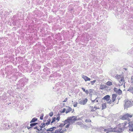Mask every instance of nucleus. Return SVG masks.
<instances>
[{
  "mask_svg": "<svg viewBox=\"0 0 133 133\" xmlns=\"http://www.w3.org/2000/svg\"><path fill=\"white\" fill-rule=\"evenodd\" d=\"M38 127H34V129H37L38 128Z\"/></svg>",
  "mask_w": 133,
  "mask_h": 133,
  "instance_id": "49",
  "label": "nucleus"
},
{
  "mask_svg": "<svg viewBox=\"0 0 133 133\" xmlns=\"http://www.w3.org/2000/svg\"><path fill=\"white\" fill-rule=\"evenodd\" d=\"M2 125L3 127H6L7 128H9V125L7 123H3L2 124Z\"/></svg>",
  "mask_w": 133,
  "mask_h": 133,
  "instance_id": "14",
  "label": "nucleus"
},
{
  "mask_svg": "<svg viewBox=\"0 0 133 133\" xmlns=\"http://www.w3.org/2000/svg\"><path fill=\"white\" fill-rule=\"evenodd\" d=\"M57 116L56 118V119L58 121H59L60 119L59 114V113L57 114V116Z\"/></svg>",
  "mask_w": 133,
  "mask_h": 133,
  "instance_id": "23",
  "label": "nucleus"
},
{
  "mask_svg": "<svg viewBox=\"0 0 133 133\" xmlns=\"http://www.w3.org/2000/svg\"><path fill=\"white\" fill-rule=\"evenodd\" d=\"M56 118L55 117L52 118V119L51 122V123H52L55 121Z\"/></svg>",
  "mask_w": 133,
  "mask_h": 133,
  "instance_id": "22",
  "label": "nucleus"
},
{
  "mask_svg": "<svg viewBox=\"0 0 133 133\" xmlns=\"http://www.w3.org/2000/svg\"><path fill=\"white\" fill-rule=\"evenodd\" d=\"M123 84V83H122V84H121V85H122V84Z\"/></svg>",
  "mask_w": 133,
  "mask_h": 133,
  "instance_id": "60",
  "label": "nucleus"
},
{
  "mask_svg": "<svg viewBox=\"0 0 133 133\" xmlns=\"http://www.w3.org/2000/svg\"><path fill=\"white\" fill-rule=\"evenodd\" d=\"M113 105H111V106H112Z\"/></svg>",
  "mask_w": 133,
  "mask_h": 133,
  "instance_id": "61",
  "label": "nucleus"
},
{
  "mask_svg": "<svg viewBox=\"0 0 133 133\" xmlns=\"http://www.w3.org/2000/svg\"><path fill=\"white\" fill-rule=\"evenodd\" d=\"M85 121L86 123L91 122V120L90 119H86Z\"/></svg>",
  "mask_w": 133,
  "mask_h": 133,
  "instance_id": "24",
  "label": "nucleus"
},
{
  "mask_svg": "<svg viewBox=\"0 0 133 133\" xmlns=\"http://www.w3.org/2000/svg\"><path fill=\"white\" fill-rule=\"evenodd\" d=\"M82 77L84 80L85 81H90L91 80L90 78L86 76L83 75L82 76Z\"/></svg>",
  "mask_w": 133,
  "mask_h": 133,
  "instance_id": "8",
  "label": "nucleus"
},
{
  "mask_svg": "<svg viewBox=\"0 0 133 133\" xmlns=\"http://www.w3.org/2000/svg\"><path fill=\"white\" fill-rule=\"evenodd\" d=\"M39 127L41 128H43L44 127H45V124L44 123H42L41 124V125H39Z\"/></svg>",
  "mask_w": 133,
  "mask_h": 133,
  "instance_id": "16",
  "label": "nucleus"
},
{
  "mask_svg": "<svg viewBox=\"0 0 133 133\" xmlns=\"http://www.w3.org/2000/svg\"><path fill=\"white\" fill-rule=\"evenodd\" d=\"M117 95L116 94H113L112 95V102H114L115 101L117 97Z\"/></svg>",
  "mask_w": 133,
  "mask_h": 133,
  "instance_id": "10",
  "label": "nucleus"
},
{
  "mask_svg": "<svg viewBox=\"0 0 133 133\" xmlns=\"http://www.w3.org/2000/svg\"><path fill=\"white\" fill-rule=\"evenodd\" d=\"M121 82H122V83H123L124 82V78H122L120 80V81H119V82L121 83Z\"/></svg>",
  "mask_w": 133,
  "mask_h": 133,
  "instance_id": "28",
  "label": "nucleus"
},
{
  "mask_svg": "<svg viewBox=\"0 0 133 133\" xmlns=\"http://www.w3.org/2000/svg\"><path fill=\"white\" fill-rule=\"evenodd\" d=\"M73 123H68V124L66 125L65 126L66 128H68L69 127V126L70 125V124H72Z\"/></svg>",
  "mask_w": 133,
  "mask_h": 133,
  "instance_id": "30",
  "label": "nucleus"
},
{
  "mask_svg": "<svg viewBox=\"0 0 133 133\" xmlns=\"http://www.w3.org/2000/svg\"><path fill=\"white\" fill-rule=\"evenodd\" d=\"M68 100V98H66L63 101V102H66Z\"/></svg>",
  "mask_w": 133,
  "mask_h": 133,
  "instance_id": "37",
  "label": "nucleus"
},
{
  "mask_svg": "<svg viewBox=\"0 0 133 133\" xmlns=\"http://www.w3.org/2000/svg\"><path fill=\"white\" fill-rule=\"evenodd\" d=\"M66 110V109L65 108H64L62 111H60V112L61 113H64L65 112Z\"/></svg>",
  "mask_w": 133,
  "mask_h": 133,
  "instance_id": "27",
  "label": "nucleus"
},
{
  "mask_svg": "<svg viewBox=\"0 0 133 133\" xmlns=\"http://www.w3.org/2000/svg\"><path fill=\"white\" fill-rule=\"evenodd\" d=\"M35 123V125H36V124H38L37 123Z\"/></svg>",
  "mask_w": 133,
  "mask_h": 133,
  "instance_id": "52",
  "label": "nucleus"
},
{
  "mask_svg": "<svg viewBox=\"0 0 133 133\" xmlns=\"http://www.w3.org/2000/svg\"><path fill=\"white\" fill-rule=\"evenodd\" d=\"M107 84L108 85L110 86L111 85H112V83L111 82L108 81L107 83Z\"/></svg>",
  "mask_w": 133,
  "mask_h": 133,
  "instance_id": "20",
  "label": "nucleus"
},
{
  "mask_svg": "<svg viewBox=\"0 0 133 133\" xmlns=\"http://www.w3.org/2000/svg\"><path fill=\"white\" fill-rule=\"evenodd\" d=\"M118 76H119L118 75H116V77H118Z\"/></svg>",
  "mask_w": 133,
  "mask_h": 133,
  "instance_id": "53",
  "label": "nucleus"
},
{
  "mask_svg": "<svg viewBox=\"0 0 133 133\" xmlns=\"http://www.w3.org/2000/svg\"><path fill=\"white\" fill-rule=\"evenodd\" d=\"M45 126H46V125H49V124L47 122H46V123H45Z\"/></svg>",
  "mask_w": 133,
  "mask_h": 133,
  "instance_id": "48",
  "label": "nucleus"
},
{
  "mask_svg": "<svg viewBox=\"0 0 133 133\" xmlns=\"http://www.w3.org/2000/svg\"><path fill=\"white\" fill-rule=\"evenodd\" d=\"M51 119H49L47 120V122L49 124H50V123L51 122Z\"/></svg>",
  "mask_w": 133,
  "mask_h": 133,
  "instance_id": "32",
  "label": "nucleus"
},
{
  "mask_svg": "<svg viewBox=\"0 0 133 133\" xmlns=\"http://www.w3.org/2000/svg\"><path fill=\"white\" fill-rule=\"evenodd\" d=\"M132 105V103L130 101H128L125 102L124 107L127 108L130 107Z\"/></svg>",
  "mask_w": 133,
  "mask_h": 133,
  "instance_id": "3",
  "label": "nucleus"
},
{
  "mask_svg": "<svg viewBox=\"0 0 133 133\" xmlns=\"http://www.w3.org/2000/svg\"><path fill=\"white\" fill-rule=\"evenodd\" d=\"M52 129L54 130L56 129V127H52Z\"/></svg>",
  "mask_w": 133,
  "mask_h": 133,
  "instance_id": "41",
  "label": "nucleus"
},
{
  "mask_svg": "<svg viewBox=\"0 0 133 133\" xmlns=\"http://www.w3.org/2000/svg\"><path fill=\"white\" fill-rule=\"evenodd\" d=\"M30 126L32 127H33V126H35L34 123H32L30 124Z\"/></svg>",
  "mask_w": 133,
  "mask_h": 133,
  "instance_id": "31",
  "label": "nucleus"
},
{
  "mask_svg": "<svg viewBox=\"0 0 133 133\" xmlns=\"http://www.w3.org/2000/svg\"><path fill=\"white\" fill-rule=\"evenodd\" d=\"M82 89L83 90V91L84 92L86 90H85V89L84 88L82 87Z\"/></svg>",
  "mask_w": 133,
  "mask_h": 133,
  "instance_id": "44",
  "label": "nucleus"
},
{
  "mask_svg": "<svg viewBox=\"0 0 133 133\" xmlns=\"http://www.w3.org/2000/svg\"><path fill=\"white\" fill-rule=\"evenodd\" d=\"M93 108H94V109H95V110H96V109H99V108H97V107H93Z\"/></svg>",
  "mask_w": 133,
  "mask_h": 133,
  "instance_id": "47",
  "label": "nucleus"
},
{
  "mask_svg": "<svg viewBox=\"0 0 133 133\" xmlns=\"http://www.w3.org/2000/svg\"><path fill=\"white\" fill-rule=\"evenodd\" d=\"M65 105V104L64 103L63 104V106H64Z\"/></svg>",
  "mask_w": 133,
  "mask_h": 133,
  "instance_id": "59",
  "label": "nucleus"
},
{
  "mask_svg": "<svg viewBox=\"0 0 133 133\" xmlns=\"http://www.w3.org/2000/svg\"><path fill=\"white\" fill-rule=\"evenodd\" d=\"M107 130H108V129H104V130L105 132L106 131H107Z\"/></svg>",
  "mask_w": 133,
  "mask_h": 133,
  "instance_id": "50",
  "label": "nucleus"
},
{
  "mask_svg": "<svg viewBox=\"0 0 133 133\" xmlns=\"http://www.w3.org/2000/svg\"><path fill=\"white\" fill-rule=\"evenodd\" d=\"M58 133H63V132L62 131H61V132H59Z\"/></svg>",
  "mask_w": 133,
  "mask_h": 133,
  "instance_id": "55",
  "label": "nucleus"
},
{
  "mask_svg": "<svg viewBox=\"0 0 133 133\" xmlns=\"http://www.w3.org/2000/svg\"><path fill=\"white\" fill-rule=\"evenodd\" d=\"M46 128H44L43 129H42V131L41 132H40V133H43V132L44 133V131L46 130Z\"/></svg>",
  "mask_w": 133,
  "mask_h": 133,
  "instance_id": "29",
  "label": "nucleus"
},
{
  "mask_svg": "<svg viewBox=\"0 0 133 133\" xmlns=\"http://www.w3.org/2000/svg\"><path fill=\"white\" fill-rule=\"evenodd\" d=\"M106 87V86L105 85H101L100 86V89H104Z\"/></svg>",
  "mask_w": 133,
  "mask_h": 133,
  "instance_id": "19",
  "label": "nucleus"
},
{
  "mask_svg": "<svg viewBox=\"0 0 133 133\" xmlns=\"http://www.w3.org/2000/svg\"><path fill=\"white\" fill-rule=\"evenodd\" d=\"M115 128H114L112 129V128H111V129H108V130H107V132L106 133H108L109 132H115Z\"/></svg>",
  "mask_w": 133,
  "mask_h": 133,
  "instance_id": "13",
  "label": "nucleus"
},
{
  "mask_svg": "<svg viewBox=\"0 0 133 133\" xmlns=\"http://www.w3.org/2000/svg\"><path fill=\"white\" fill-rule=\"evenodd\" d=\"M37 130L38 131H36V132L37 133H39L40 132H39V129H38V128L37 129Z\"/></svg>",
  "mask_w": 133,
  "mask_h": 133,
  "instance_id": "42",
  "label": "nucleus"
},
{
  "mask_svg": "<svg viewBox=\"0 0 133 133\" xmlns=\"http://www.w3.org/2000/svg\"><path fill=\"white\" fill-rule=\"evenodd\" d=\"M44 115L43 114H42L41 115V116H42L43 117Z\"/></svg>",
  "mask_w": 133,
  "mask_h": 133,
  "instance_id": "56",
  "label": "nucleus"
},
{
  "mask_svg": "<svg viewBox=\"0 0 133 133\" xmlns=\"http://www.w3.org/2000/svg\"><path fill=\"white\" fill-rule=\"evenodd\" d=\"M132 117V115L128 114H124L122 117L121 119L122 120H125L129 118H131Z\"/></svg>",
  "mask_w": 133,
  "mask_h": 133,
  "instance_id": "4",
  "label": "nucleus"
},
{
  "mask_svg": "<svg viewBox=\"0 0 133 133\" xmlns=\"http://www.w3.org/2000/svg\"><path fill=\"white\" fill-rule=\"evenodd\" d=\"M77 120V117L75 116H72L68 117L64 121L65 124L67 123H73L75 121Z\"/></svg>",
  "mask_w": 133,
  "mask_h": 133,
  "instance_id": "2",
  "label": "nucleus"
},
{
  "mask_svg": "<svg viewBox=\"0 0 133 133\" xmlns=\"http://www.w3.org/2000/svg\"><path fill=\"white\" fill-rule=\"evenodd\" d=\"M128 91H129L131 93H133V87H129L127 90Z\"/></svg>",
  "mask_w": 133,
  "mask_h": 133,
  "instance_id": "11",
  "label": "nucleus"
},
{
  "mask_svg": "<svg viewBox=\"0 0 133 133\" xmlns=\"http://www.w3.org/2000/svg\"><path fill=\"white\" fill-rule=\"evenodd\" d=\"M109 104H111V100L109 101L108 102H107Z\"/></svg>",
  "mask_w": 133,
  "mask_h": 133,
  "instance_id": "39",
  "label": "nucleus"
},
{
  "mask_svg": "<svg viewBox=\"0 0 133 133\" xmlns=\"http://www.w3.org/2000/svg\"><path fill=\"white\" fill-rule=\"evenodd\" d=\"M77 103L76 102L74 104L73 106L74 107H76L77 105Z\"/></svg>",
  "mask_w": 133,
  "mask_h": 133,
  "instance_id": "35",
  "label": "nucleus"
},
{
  "mask_svg": "<svg viewBox=\"0 0 133 133\" xmlns=\"http://www.w3.org/2000/svg\"><path fill=\"white\" fill-rule=\"evenodd\" d=\"M27 129H28L29 130L30 128H31V126H30V127H29V126H27Z\"/></svg>",
  "mask_w": 133,
  "mask_h": 133,
  "instance_id": "45",
  "label": "nucleus"
},
{
  "mask_svg": "<svg viewBox=\"0 0 133 133\" xmlns=\"http://www.w3.org/2000/svg\"><path fill=\"white\" fill-rule=\"evenodd\" d=\"M42 128H41L39 129V131H42Z\"/></svg>",
  "mask_w": 133,
  "mask_h": 133,
  "instance_id": "51",
  "label": "nucleus"
},
{
  "mask_svg": "<svg viewBox=\"0 0 133 133\" xmlns=\"http://www.w3.org/2000/svg\"><path fill=\"white\" fill-rule=\"evenodd\" d=\"M86 94H88L89 93V92L87 90H85V91L84 92Z\"/></svg>",
  "mask_w": 133,
  "mask_h": 133,
  "instance_id": "38",
  "label": "nucleus"
},
{
  "mask_svg": "<svg viewBox=\"0 0 133 133\" xmlns=\"http://www.w3.org/2000/svg\"><path fill=\"white\" fill-rule=\"evenodd\" d=\"M40 119L41 120H42L43 119V117L42 116H41L40 117Z\"/></svg>",
  "mask_w": 133,
  "mask_h": 133,
  "instance_id": "46",
  "label": "nucleus"
},
{
  "mask_svg": "<svg viewBox=\"0 0 133 133\" xmlns=\"http://www.w3.org/2000/svg\"><path fill=\"white\" fill-rule=\"evenodd\" d=\"M62 128H61V129H58L56 130L55 131V133H58L59 132L61 131V130H62Z\"/></svg>",
  "mask_w": 133,
  "mask_h": 133,
  "instance_id": "18",
  "label": "nucleus"
},
{
  "mask_svg": "<svg viewBox=\"0 0 133 133\" xmlns=\"http://www.w3.org/2000/svg\"><path fill=\"white\" fill-rule=\"evenodd\" d=\"M114 91L119 95H120L122 93V91L120 89H118L115 87L114 88Z\"/></svg>",
  "mask_w": 133,
  "mask_h": 133,
  "instance_id": "6",
  "label": "nucleus"
},
{
  "mask_svg": "<svg viewBox=\"0 0 133 133\" xmlns=\"http://www.w3.org/2000/svg\"><path fill=\"white\" fill-rule=\"evenodd\" d=\"M66 129H65L64 130H62V131L63 132V133L65 132H66Z\"/></svg>",
  "mask_w": 133,
  "mask_h": 133,
  "instance_id": "43",
  "label": "nucleus"
},
{
  "mask_svg": "<svg viewBox=\"0 0 133 133\" xmlns=\"http://www.w3.org/2000/svg\"><path fill=\"white\" fill-rule=\"evenodd\" d=\"M65 125V123L63 124V123H61L59 125V127H63Z\"/></svg>",
  "mask_w": 133,
  "mask_h": 133,
  "instance_id": "26",
  "label": "nucleus"
},
{
  "mask_svg": "<svg viewBox=\"0 0 133 133\" xmlns=\"http://www.w3.org/2000/svg\"><path fill=\"white\" fill-rule=\"evenodd\" d=\"M37 120V118H36L34 117L33 118L32 120L30 122V123H32L35 122Z\"/></svg>",
  "mask_w": 133,
  "mask_h": 133,
  "instance_id": "15",
  "label": "nucleus"
},
{
  "mask_svg": "<svg viewBox=\"0 0 133 133\" xmlns=\"http://www.w3.org/2000/svg\"><path fill=\"white\" fill-rule=\"evenodd\" d=\"M95 101H96V102H98V100H96Z\"/></svg>",
  "mask_w": 133,
  "mask_h": 133,
  "instance_id": "58",
  "label": "nucleus"
},
{
  "mask_svg": "<svg viewBox=\"0 0 133 133\" xmlns=\"http://www.w3.org/2000/svg\"><path fill=\"white\" fill-rule=\"evenodd\" d=\"M53 131V130L51 128H50L46 130V131H51L52 132Z\"/></svg>",
  "mask_w": 133,
  "mask_h": 133,
  "instance_id": "21",
  "label": "nucleus"
},
{
  "mask_svg": "<svg viewBox=\"0 0 133 133\" xmlns=\"http://www.w3.org/2000/svg\"><path fill=\"white\" fill-rule=\"evenodd\" d=\"M96 98L94 99V100H91V102L92 103H94V102H95V101L97 99V98Z\"/></svg>",
  "mask_w": 133,
  "mask_h": 133,
  "instance_id": "34",
  "label": "nucleus"
},
{
  "mask_svg": "<svg viewBox=\"0 0 133 133\" xmlns=\"http://www.w3.org/2000/svg\"><path fill=\"white\" fill-rule=\"evenodd\" d=\"M67 107L68 108L66 110L65 112V113L66 114H67L71 111L72 110L71 108L69 107Z\"/></svg>",
  "mask_w": 133,
  "mask_h": 133,
  "instance_id": "12",
  "label": "nucleus"
},
{
  "mask_svg": "<svg viewBox=\"0 0 133 133\" xmlns=\"http://www.w3.org/2000/svg\"><path fill=\"white\" fill-rule=\"evenodd\" d=\"M131 81H132L131 82H132L133 81V80L132 78H131Z\"/></svg>",
  "mask_w": 133,
  "mask_h": 133,
  "instance_id": "57",
  "label": "nucleus"
},
{
  "mask_svg": "<svg viewBox=\"0 0 133 133\" xmlns=\"http://www.w3.org/2000/svg\"><path fill=\"white\" fill-rule=\"evenodd\" d=\"M106 107V105L105 103H104L102 105V110L105 109Z\"/></svg>",
  "mask_w": 133,
  "mask_h": 133,
  "instance_id": "17",
  "label": "nucleus"
},
{
  "mask_svg": "<svg viewBox=\"0 0 133 133\" xmlns=\"http://www.w3.org/2000/svg\"><path fill=\"white\" fill-rule=\"evenodd\" d=\"M92 90L91 89H89V91L90 92V93H91L92 92Z\"/></svg>",
  "mask_w": 133,
  "mask_h": 133,
  "instance_id": "40",
  "label": "nucleus"
},
{
  "mask_svg": "<svg viewBox=\"0 0 133 133\" xmlns=\"http://www.w3.org/2000/svg\"><path fill=\"white\" fill-rule=\"evenodd\" d=\"M114 128L115 131V132H121L124 130V125L123 123L120 124Z\"/></svg>",
  "mask_w": 133,
  "mask_h": 133,
  "instance_id": "1",
  "label": "nucleus"
},
{
  "mask_svg": "<svg viewBox=\"0 0 133 133\" xmlns=\"http://www.w3.org/2000/svg\"><path fill=\"white\" fill-rule=\"evenodd\" d=\"M110 98V96L109 95H107L105 96L103 98V99L106 101H108Z\"/></svg>",
  "mask_w": 133,
  "mask_h": 133,
  "instance_id": "9",
  "label": "nucleus"
},
{
  "mask_svg": "<svg viewBox=\"0 0 133 133\" xmlns=\"http://www.w3.org/2000/svg\"><path fill=\"white\" fill-rule=\"evenodd\" d=\"M92 109L91 110V111L92 112H94L95 111V110H94V108L93 107H91Z\"/></svg>",
  "mask_w": 133,
  "mask_h": 133,
  "instance_id": "36",
  "label": "nucleus"
},
{
  "mask_svg": "<svg viewBox=\"0 0 133 133\" xmlns=\"http://www.w3.org/2000/svg\"><path fill=\"white\" fill-rule=\"evenodd\" d=\"M53 114L52 112H51L49 114V115L50 117H52L53 115Z\"/></svg>",
  "mask_w": 133,
  "mask_h": 133,
  "instance_id": "33",
  "label": "nucleus"
},
{
  "mask_svg": "<svg viewBox=\"0 0 133 133\" xmlns=\"http://www.w3.org/2000/svg\"><path fill=\"white\" fill-rule=\"evenodd\" d=\"M132 102H133V101H132Z\"/></svg>",
  "mask_w": 133,
  "mask_h": 133,
  "instance_id": "62",
  "label": "nucleus"
},
{
  "mask_svg": "<svg viewBox=\"0 0 133 133\" xmlns=\"http://www.w3.org/2000/svg\"><path fill=\"white\" fill-rule=\"evenodd\" d=\"M88 101V99L87 98H85L83 100L80 99L79 101V103L81 105H84Z\"/></svg>",
  "mask_w": 133,
  "mask_h": 133,
  "instance_id": "5",
  "label": "nucleus"
},
{
  "mask_svg": "<svg viewBox=\"0 0 133 133\" xmlns=\"http://www.w3.org/2000/svg\"><path fill=\"white\" fill-rule=\"evenodd\" d=\"M128 124V127L130 128L129 129V131H133V121L130 122Z\"/></svg>",
  "mask_w": 133,
  "mask_h": 133,
  "instance_id": "7",
  "label": "nucleus"
},
{
  "mask_svg": "<svg viewBox=\"0 0 133 133\" xmlns=\"http://www.w3.org/2000/svg\"><path fill=\"white\" fill-rule=\"evenodd\" d=\"M96 80H94L92 81H91L90 82L91 83L92 85H93L94 84V83L96 82Z\"/></svg>",
  "mask_w": 133,
  "mask_h": 133,
  "instance_id": "25",
  "label": "nucleus"
},
{
  "mask_svg": "<svg viewBox=\"0 0 133 133\" xmlns=\"http://www.w3.org/2000/svg\"><path fill=\"white\" fill-rule=\"evenodd\" d=\"M44 133H51V132H47L46 133V132H44Z\"/></svg>",
  "mask_w": 133,
  "mask_h": 133,
  "instance_id": "54",
  "label": "nucleus"
}]
</instances>
